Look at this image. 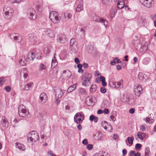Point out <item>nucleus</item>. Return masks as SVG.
Instances as JSON below:
<instances>
[{
    "label": "nucleus",
    "instance_id": "48",
    "mask_svg": "<svg viewBox=\"0 0 156 156\" xmlns=\"http://www.w3.org/2000/svg\"><path fill=\"white\" fill-rule=\"evenodd\" d=\"M142 147V145L140 144H137L135 145V149L138 150L140 149Z\"/></svg>",
    "mask_w": 156,
    "mask_h": 156
},
{
    "label": "nucleus",
    "instance_id": "64",
    "mask_svg": "<svg viewBox=\"0 0 156 156\" xmlns=\"http://www.w3.org/2000/svg\"><path fill=\"white\" fill-rule=\"evenodd\" d=\"M48 154H49L51 156H56V155L55 154H53L52 152L51 151L48 152Z\"/></svg>",
    "mask_w": 156,
    "mask_h": 156
},
{
    "label": "nucleus",
    "instance_id": "6",
    "mask_svg": "<svg viewBox=\"0 0 156 156\" xmlns=\"http://www.w3.org/2000/svg\"><path fill=\"white\" fill-rule=\"evenodd\" d=\"M86 48L89 54H91L94 57L97 56L98 53L93 45H88L87 46Z\"/></svg>",
    "mask_w": 156,
    "mask_h": 156
},
{
    "label": "nucleus",
    "instance_id": "15",
    "mask_svg": "<svg viewBox=\"0 0 156 156\" xmlns=\"http://www.w3.org/2000/svg\"><path fill=\"white\" fill-rule=\"evenodd\" d=\"M55 96L58 98H61L63 95V92L62 90L59 88H57L55 90Z\"/></svg>",
    "mask_w": 156,
    "mask_h": 156
},
{
    "label": "nucleus",
    "instance_id": "19",
    "mask_svg": "<svg viewBox=\"0 0 156 156\" xmlns=\"http://www.w3.org/2000/svg\"><path fill=\"white\" fill-rule=\"evenodd\" d=\"M40 98L41 101L45 102L47 100V97L44 92L42 93L40 96Z\"/></svg>",
    "mask_w": 156,
    "mask_h": 156
},
{
    "label": "nucleus",
    "instance_id": "44",
    "mask_svg": "<svg viewBox=\"0 0 156 156\" xmlns=\"http://www.w3.org/2000/svg\"><path fill=\"white\" fill-rule=\"evenodd\" d=\"M133 138H132L130 137H128L127 138L128 142L129 144H133Z\"/></svg>",
    "mask_w": 156,
    "mask_h": 156
},
{
    "label": "nucleus",
    "instance_id": "53",
    "mask_svg": "<svg viewBox=\"0 0 156 156\" xmlns=\"http://www.w3.org/2000/svg\"><path fill=\"white\" fill-rule=\"evenodd\" d=\"M5 89L8 92H10L11 90V88L9 86H6L5 87Z\"/></svg>",
    "mask_w": 156,
    "mask_h": 156
},
{
    "label": "nucleus",
    "instance_id": "34",
    "mask_svg": "<svg viewBox=\"0 0 156 156\" xmlns=\"http://www.w3.org/2000/svg\"><path fill=\"white\" fill-rule=\"evenodd\" d=\"M124 2L118 1L117 3V8L119 9H122L124 6Z\"/></svg>",
    "mask_w": 156,
    "mask_h": 156
},
{
    "label": "nucleus",
    "instance_id": "4",
    "mask_svg": "<svg viewBox=\"0 0 156 156\" xmlns=\"http://www.w3.org/2000/svg\"><path fill=\"white\" fill-rule=\"evenodd\" d=\"M58 15V12L55 11H52L50 13L49 17L53 23H56L59 21L60 18Z\"/></svg>",
    "mask_w": 156,
    "mask_h": 156
},
{
    "label": "nucleus",
    "instance_id": "26",
    "mask_svg": "<svg viewBox=\"0 0 156 156\" xmlns=\"http://www.w3.org/2000/svg\"><path fill=\"white\" fill-rule=\"evenodd\" d=\"M121 63L120 60L118 58H115L112 61H111L110 63L112 65H115L116 63Z\"/></svg>",
    "mask_w": 156,
    "mask_h": 156
},
{
    "label": "nucleus",
    "instance_id": "51",
    "mask_svg": "<svg viewBox=\"0 0 156 156\" xmlns=\"http://www.w3.org/2000/svg\"><path fill=\"white\" fill-rule=\"evenodd\" d=\"M9 1L11 3H19L21 0H9Z\"/></svg>",
    "mask_w": 156,
    "mask_h": 156
},
{
    "label": "nucleus",
    "instance_id": "18",
    "mask_svg": "<svg viewBox=\"0 0 156 156\" xmlns=\"http://www.w3.org/2000/svg\"><path fill=\"white\" fill-rule=\"evenodd\" d=\"M1 122L2 123V125L5 127H7L9 125V123L7 119L4 116H2L1 118Z\"/></svg>",
    "mask_w": 156,
    "mask_h": 156
},
{
    "label": "nucleus",
    "instance_id": "43",
    "mask_svg": "<svg viewBox=\"0 0 156 156\" xmlns=\"http://www.w3.org/2000/svg\"><path fill=\"white\" fill-rule=\"evenodd\" d=\"M107 122L105 121H103L101 122L102 126L106 130V126Z\"/></svg>",
    "mask_w": 156,
    "mask_h": 156
},
{
    "label": "nucleus",
    "instance_id": "13",
    "mask_svg": "<svg viewBox=\"0 0 156 156\" xmlns=\"http://www.w3.org/2000/svg\"><path fill=\"white\" fill-rule=\"evenodd\" d=\"M45 34L49 38H53L55 37V34L54 31L50 29H46L44 31Z\"/></svg>",
    "mask_w": 156,
    "mask_h": 156
},
{
    "label": "nucleus",
    "instance_id": "60",
    "mask_svg": "<svg viewBox=\"0 0 156 156\" xmlns=\"http://www.w3.org/2000/svg\"><path fill=\"white\" fill-rule=\"evenodd\" d=\"M110 118L111 120L113 122H115L116 119V117L112 115L110 116Z\"/></svg>",
    "mask_w": 156,
    "mask_h": 156
},
{
    "label": "nucleus",
    "instance_id": "2",
    "mask_svg": "<svg viewBox=\"0 0 156 156\" xmlns=\"http://www.w3.org/2000/svg\"><path fill=\"white\" fill-rule=\"evenodd\" d=\"M25 107L23 105L19 106L18 108V113L19 115L21 117L29 118L31 117V115L28 111L24 108Z\"/></svg>",
    "mask_w": 156,
    "mask_h": 156
},
{
    "label": "nucleus",
    "instance_id": "39",
    "mask_svg": "<svg viewBox=\"0 0 156 156\" xmlns=\"http://www.w3.org/2000/svg\"><path fill=\"white\" fill-rule=\"evenodd\" d=\"M83 9V6L81 4H79L76 8V11L80 12Z\"/></svg>",
    "mask_w": 156,
    "mask_h": 156
},
{
    "label": "nucleus",
    "instance_id": "22",
    "mask_svg": "<svg viewBox=\"0 0 156 156\" xmlns=\"http://www.w3.org/2000/svg\"><path fill=\"white\" fill-rule=\"evenodd\" d=\"M27 57L25 56H23L20 60V63L22 66H25L26 65Z\"/></svg>",
    "mask_w": 156,
    "mask_h": 156
},
{
    "label": "nucleus",
    "instance_id": "29",
    "mask_svg": "<svg viewBox=\"0 0 156 156\" xmlns=\"http://www.w3.org/2000/svg\"><path fill=\"white\" fill-rule=\"evenodd\" d=\"M16 147L20 150L21 151H23L25 149L24 146L23 144L20 143H16Z\"/></svg>",
    "mask_w": 156,
    "mask_h": 156
},
{
    "label": "nucleus",
    "instance_id": "10",
    "mask_svg": "<svg viewBox=\"0 0 156 156\" xmlns=\"http://www.w3.org/2000/svg\"><path fill=\"white\" fill-rule=\"evenodd\" d=\"M28 15L30 19L35 20L37 17L36 12L33 9H30L27 12Z\"/></svg>",
    "mask_w": 156,
    "mask_h": 156
},
{
    "label": "nucleus",
    "instance_id": "40",
    "mask_svg": "<svg viewBox=\"0 0 156 156\" xmlns=\"http://www.w3.org/2000/svg\"><path fill=\"white\" fill-rule=\"evenodd\" d=\"M145 156L146 155L148 156L151 153V152L150 151V148L149 147H146L145 149Z\"/></svg>",
    "mask_w": 156,
    "mask_h": 156
},
{
    "label": "nucleus",
    "instance_id": "35",
    "mask_svg": "<svg viewBox=\"0 0 156 156\" xmlns=\"http://www.w3.org/2000/svg\"><path fill=\"white\" fill-rule=\"evenodd\" d=\"M97 89L96 85L92 84L90 87V91L91 92L94 93L95 92Z\"/></svg>",
    "mask_w": 156,
    "mask_h": 156
},
{
    "label": "nucleus",
    "instance_id": "52",
    "mask_svg": "<svg viewBox=\"0 0 156 156\" xmlns=\"http://www.w3.org/2000/svg\"><path fill=\"white\" fill-rule=\"evenodd\" d=\"M93 147V146L91 144H88L87 146V148L89 150H91Z\"/></svg>",
    "mask_w": 156,
    "mask_h": 156
},
{
    "label": "nucleus",
    "instance_id": "21",
    "mask_svg": "<svg viewBox=\"0 0 156 156\" xmlns=\"http://www.w3.org/2000/svg\"><path fill=\"white\" fill-rule=\"evenodd\" d=\"M137 136L139 139L143 140L145 137L146 134L142 132H139L137 133Z\"/></svg>",
    "mask_w": 156,
    "mask_h": 156
},
{
    "label": "nucleus",
    "instance_id": "46",
    "mask_svg": "<svg viewBox=\"0 0 156 156\" xmlns=\"http://www.w3.org/2000/svg\"><path fill=\"white\" fill-rule=\"evenodd\" d=\"M102 2L103 4L108 5L110 2V0H102Z\"/></svg>",
    "mask_w": 156,
    "mask_h": 156
},
{
    "label": "nucleus",
    "instance_id": "5",
    "mask_svg": "<svg viewBox=\"0 0 156 156\" xmlns=\"http://www.w3.org/2000/svg\"><path fill=\"white\" fill-rule=\"evenodd\" d=\"M39 138V136L37 133L35 131H33L29 134L27 140L28 141H30V142H34L37 141Z\"/></svg>",
    "mask_w": 156,
    "mask_h": 156
},
{
    "label": "nucleus",
    "instance_id": "9",
    "mask_svg": "<svg viewBox=\"0 0 156 156\" xmlns=\"http://www.w3.org/2000/svg\"><path fill=\"white\" fill-rule=\"evenodd\" d=\"M134 93L137 96H140L142 93V88L139 84H136L134 87Z\"/></svg>",
    "mask_w": 156,
    "mask_h": 156
},
{
    "label": "nucleus",
    "instance_id": "42",
    "mask_svg": "<svg viewBox=\"0 0 156 156\" xmlns=\"http://www.w3.org/2000/svg\"><path fill=\"white\" fill-rule=\"evenodd\" d=\"M79 91L80 93L81 94H85L86 93V92L85 90L83 88H80L79 89Z\"/></svg>",
    "mask_w": 156,
    "mask_h": 156
},
{
    "label": "nucleus",
    "instance_id": "30",
    "mask_svg": "<svg viewBox=\"0 0 156 156\" xmlns=\"http://www.w3.org/2000/svg\"><path fill=\"white\" fill-rule=\"evenodd\" d=\"M75 46L77 45V42L76 41V39L75 38H72L71 39L69 45V47H71Z\"/></svg>",
    "mask_w": 156,
    "mask_h": 156
},
{
    "label": "nucleus",
    "instance_id": "54",
    "mask_svg": "<svg viewBox=\"0 0 156 156\" xmlns=\"http://www.w3.org/2000/svg\"><path fill=\"white\" fill-rule=\"evenodd\" d=\"M100 90L101 92L103 94L105 93L106 91V89L104 87H101Z\"/></svg>",
    "mask_w": 156,
    "mask_h": 156
},
{
    "label": "nucleus",
    "instance_id": "47",
    "mask_svg": "<svg viewBox=\"0 0 156 156\" xmlns=\"http://www.w3.org/2000/svg\"><path fill=\"white\" fill-rule=\"evenodd\" d=\"M39 69L40 70H45L46 67L43 64H41L39 66Z\"/></svg>",
    "mask_w": 156,
    "mask_h": 156
},
{
    "label": "nucleus",
    "instance_id": "20",
    "mask_svg": "<svg viewBox=\"0 0 156 156\" xmlns=\"http://www.w3.org/2000/svg\"><path fill=\"white\" fill-rule=\"evenodd\" d=\"M86 102V104L89 106H92L94 105V103L92 98H90L89 97L87 98Z\"/></svg>",
    "mask_w": 156,
    "mask_h": 156
},
{
    "label": "nucleus",
    "instance_id": "16",
    "mask_svg": "<svg viewBox=\"0 0 156 156\" xmlns=\"http://www.w3.org/2000/svg\"><path fill=\"white\" fill-rule=\"evenodd\" d=\"M72 73L71 71L67 69L63 71L62 76L66 79H69L71 77Z\"/></svg>",
    "mask_w": 156,
    "mask_h": 156
},
{
    "label": "nucleus",
    "instance_id": "25",
    "mask_svg": "<svg viewBox=\"0 0 156 156\" xmlns=\"http://www.w3.org/2000/svg\"><path fill=\"white\" fill-rule=\"evenodd\" d=\"M69 48L72 52V53L75 54L78 51V48L77 45L71 47H69Z\"/></svg>",
    "mask_w": 156,
    "mask_h": 156
},
{
    "label": "nucleus",
    "instance_id": "57",
    "mask_svg": "<svg viewBox=\"0 0 156 156\" xmlns=\"http://www.w3.org/2000/svg\"><path fill=\"white\" fill-rule=\"evenodd\" d=\"M136 154L135 151H131L130 152V156H135Z\"/></svg>",
    "mask_w": 156,
    "mask_h": 156
},
{
    "label": "nucleus",
    "instance_id": "27",
    "mask_svg": "<svg viewBox=\"0 0 156 156\" xmlns=\"http://www.w3.org/2000/svg\"><path fill=\"white\" fill-rule=\"evenodd\" d=\"M77 85V83H76L75 84L72 85L69 87L67 90V92L68 93H70L76 89V85Z\"/></svg>",
    "mask_w": 156,
    "mask_h": 156
},
{
    "label": "nucleus",
    "instance_id": "8",
    "mask_svg": "<svg viewBox=\"0 0 156 156\" xmlns=\"http://www.w3.org/2000/svg\"><path fill=\"white\" fill-rule=\"evenodd\" d=\"M153 0H140V3L144 6L150 8L153 5Z\"/></svg>",
    "mask_w": 156,
    "mask_h": 156
},
{
    "label": "nucleus",
    "instance_id": "38",
    "mask_svg": "<svg viewBox=\"0 0 156 156\" xmlns=\"http://www.w3.org/2000/svg\"><path fill=\"white\" fill-rule=\"evenodd\" d=\"M150 58L148 57L145 58L143 61V63L146 65H147L149 64L150 62Z\"/></svg>",
    "mask_w": 156,
    "mask_h": 156
},
{
    "label": "nucleus",
    "instance_id": "12",
    "mask_svg": "<svg viewBox=\"0 0 156 156\" xmlns=\"http://www.w3.org/2000/svg\"><path fill=\"white\" fill-rule=\"evenodd\" d=\"M57 41L58 42L64 44L66 41V36L64 34H61L57 37Z\"/></svg>",
    "mask_w": 156,
    "mask_h": 156
},
{
    "label": "nucleus",
    "instance_id": "3",
    "mask_svg": "<svg viewBox=\"0 0 156 156\" xmlns=\"http://www.w3.org/2000/svg\"><path fill=\"white\" fill-rule=\"evenodd\" d=\"M13 10L9 7H4L3 9V13L4 17L5 19H9L11 18L12 16Z\"/></svg>",
    "mask_w": 156,
    "mask_h": 156
},
{
    "label": "nucleus",
    "instance_id": "50",
    "mask_svg": "<svg viewBox=\"0 0 156 156\" xmlns=\"http://www.w3.org/2000/svg\"><path fill=\"white\" fill-rule=\"evenodd\" d=\"M103 134L101 133H98L97 134V137L98 139H101L102 137Z\"/></svg>",
    "mask_w": 156,
    "mask_h": 156
},
{
    "label": "nucleus",
    "instance_id": "11",
    "mask_svg": "<svg viewBox=\"0 0 156 156\" xmlns=\"http://www.w3.org/2000/svg\"><path fill=\"white\" fill-rule=\"evenodd\" d=\"M10 36L11 38H12V37H13V40L15 42L20 43L22 40L21 36L18 34L13 33L11 34Z\"/></svg>",
    "mask_w": 156,
    "mask_h": 156
},
{
    "label": "nucleus",
    "instance_id": "49",
    "mask_svg": "<svg viewBox=\"0 0 156 156\" xmlns=\"http://www.w3.org/2000/svg\"><path fill=\"white\" fill-rule=\"evenodd\" d=\"M57 65V62L55 60L52 59L51 66L52 67L53 65V68L55 67Z\"/></svg>",
    "mask_w": 156,
    "mask_h": 156
},
{
    "label": "nucleus",
    "instance_id": "1",
    "mask_svg": "<svg viewBox=\"0 0 156 156\" xmlns=\"http://www.w3.org/2000/svg\"><path fill=\"white\" fill-rule=\"evenodd\" d=\"M92 76L91 74L88 72L84 73L81 76L82 85L85 87L89 86L91 84Z\"/></svg>",
    "mask_w": 156,
    "mask_h": 156
},
{
    "label": "nucleus",
    "instance_id": "17",
    "mask_svg": "<svg viewBox=\"0 0 156 156\" xmlns=\"http://www.w3.org/2000/svg\"><path fill=\"white\" fill-rule=\"evenodd\" d=\"M138 78L140 80L142 81L145 80L148 78V77L146 75L141 72L139 73Z\"/></svg>",
    "mask_w": 156,
    "mask_h": 156
},
{
    "label": "nucleus",
    "instance_id": "63",
    "mask_svg": "<svg viewBox=\"0 0 156 156\" xmlns=\"http://www.w3.org/2000/svg\"><path fill=\"white\" fill-rule=\"evenodd\" d=\"M75 62L77 64H78L80 62V60L79 58H76L74 60Z\"/></svg>",
    "mask_w": 156,
    "mask_h": 156
},
{
    "label": "nucleus",
    "instance_id": "58",
    "mask_svg": "<svg viewBox=\"0 0 156 156\" xmlns=\"http://www.w3.org/2000/svg\"><path fill=\"white\" fill-rule=\"evenodd\" d=\"M135 111V109L134 108H130L129 110V112L130 113L133 114L134 113Z\"/></svg>",
    "mask_w": 156,
    "mask_h": 156
},
{
    "label": "nucleus",
    "instance_id": "62",
    "mask_svg": "<svg viewBox=\"0 0 156 156\" xmlns=\"http://www.w3.org/2000/svg\"><path fill=\"white\" fill-rule=\"evenodd\" d=\"M95 116L93 115H90V118H89L90 121H93L94 120V119L95 118Z\"/></svg>",
    "mask_w": 156,
    "mask_h": 156
},
{
    "label": "nucleus",
    "instance_id": "55",
    "mask_svg": "<svg viewBox=\"0 0 156 156\" xmlns=\"http://www.w3.org/2000/svg\"><path fill=\"white\" fill-rule=\"evenodd\" d=\"M82 143L83 144L85 145H86L88 144L87 140L86 139L83 140L82 141Z\"/></svg>",
    "mask_w": 156,
    "mask_h": 156
},
{
    "label": "nucleus",
    "instance_id": "7",
    "mask_svg": "<svg viewBox=\"0 0 156 156\" xmlns=\"http://www.w3.org/2000/svg\"><path fill=\"white\" fill-rule=\"evenodd\" d=\"M93 19L95 21L100 23L103 24L105 27L108 26V22L105 19L101 18L95 15L93 16Z\"/></svg>",
    "mask_w": 156,
    "mask_h": 156
},
{
    "label": "nucleus",
    "instance_id": "23",
    "mask_svg": "<svg viewBox=\"0 0 156 156\" xmlns=\"http://www.w3.org/2000/svg\"><path fill=\"white\" fill-rule=\"evenodd\" d=\"M28 38L30 41L33 42L34 44L36 42V37L33 34H29L28 36Z\"/></svg>",
    "mask_w": 156,
    "mask_h": 156
},
{
    "label": "nucleus",
    "instance_id": "32",
    "mask_svg": "<svg viewBox=\"0 0 156 156\" xmlns=\"http://www.w3.org/2000/svg\"><path fill=\"white\" fill-rule=\"evenodd\" d=\"M33 84L32 82H31L29 83H27L26 85L23 89L24 90H29L30 88L32 87Z\"/></svg>",
    "mask_w": 156,
    "mask_h": 156
},
{
    "label": "nucleus",
    "instance_id": "33",
    "mask_svg": "<svg viewBox=\"0 0 156 156\" xmlns=\"http://www.w3.org/2000/svg\"><path fill=\"white\" fill-rule=\"evenodd\" d=\"M78 117H79V118H84V115L81 112H78L75 115L74 119H75Z\"/></svg>",
    "mask_w": 156,
    "mask_h": 156
},
{
    "label": "nucleus",
    "instance_id": "45",
    "mask_svg": "<svg viewBox=\"0 0 156 156\" xmlns=\"http://www.w3.org/2000/svg\"><path fill=\"white\" fill-rule=\"evenodd\" d=\"M5 82L4 77H2L0 78V86H2L3 85Z\"/></svg>",
    "mask_w": 156,
    "mask_h": 156
},
{
    "label": "nucleus",
    "instance_id": "37",
    "mask_svg": "<svg viewBox=\"0 0 156 156\" xmlns=\"http://www.w3.org/2000/svg\"><path fill=\"white\" fill-rule=\"evenodd\" d=\"M106 127V130L107 129L108 131H111L113 129L112 126L108 122L107 123Z\"/></svg>",
    "mask_w": 156,
    "mask_h": 156
},
{
    "label": "nucleus",
    "instance_id": "28",
    "mask_svg": "<svg viewBox=\"0 0 156 156\" xmlns=\"http://www.w3.org/2000/svg\"><path fill=\"white\" fill-rule=\"evenodd\" d=\"M27 58L30 60H33L35 58L34 53L32 52H29Z\"/></svg>",
    "mask_w": 156,
    "mask_h": 156
},
{
    "label": "nucleus",
    "instance_id": "14",
    "mask_svg": "<svg viewBox=\"0 0 156 156\" xmlns=\"http://www.w3.org/2000/svg\"><path fill=\"white\" fill-rule=\"evenodd\" d=\"M123 81H119L117 82H113L111 81L110 82V84H111V83L112 84V85L114 86L113 87H114L116 88H122L123 87Z\"/></svg>",
    "mask_w": 156,
    "mask_h": 156
},
{
    "label": "nucleus",
    "instance_id": "31",
    "mask_svg": "<svg viewBox=\"0 0 156 156\" xmlns=\"http://www.w3.org/2000/svg\"><path fill=\"white\" fill-rule=\"evenodd\" d=\"M139 45L140 46V51L141 52H145L146 51L147 49V47L145 45Z\"/></svg>",
    "mask_w": 156,
    "mask_h": 156
},
{
    "label": "nucleus",
    "instance_id": "56",
    "mask_svg": "<svg viewBox=\"0 0 156 156\" xmlns=\"http://www.w3.org/2000/svg\"><path fill=\"white\" fill-rule=\"evenodd\" d=\"M140 130L143 131H144L146 129L145 126L144 125H141L140 127Z\"/></svg>",
    "mask_w": 156,
    "mask_h": 156
},
{
    "label": "nucleus",
    "instance_id": "24",
    "mask_svg": "<svg viewBox=\"0 0 156 156\" xmlns=\"http://www.w3.org/2000/svg\"><path fill=\"white\" fill-rule=\"evenodd\" d=\"M72 16V14L70 13L67 12H64L63 13L64 20H67L70 18Z\"/></svg>",
    "mask_w": 156,
    "mask_h": 156
},
{
    "label": "nucleus",
    "instance_id": "59",
    "mask_svg": "<svg viewBox=\"0 0 156 156\" xmlns=\"http://www.w3.org/2000/svg\"><path fill=\"white\" fill-rule=\"evenodd\" d=\"M111 114L112 115L114 116H115L116 117H117V113L115 111H112Z\"/></svg>",
    "mask_w": 156,
    "mask_h": 156
},
{
    "label": "nucleus",
    "instance_id": "41",
    "mask_svg": "<svg viewBox=\"0 0 156 156\" xmlns=\"http://www.w3.org/2000/svg\"><path fill=\"white\" fill-rule=\"evenodd\" d=\"M146 122H148L149 123H152L154 122V120L153 119H150L149 117H147L145 119Z\"/></svg>",
    "mask_w": 156,
    "mask_h": 156
},
{
    "label": "nucleus",
    "instance_id": "36",
    "mask_svg": "<svg viewBox=\"0 0 156 156\" xmlns=\"http://www.w3.org/2000/svg\"><path fill=\"white\" fill-rule=\"evenodd\" d=\"M84 119V118H77L74 119L75 122L77 124L82 123L83 120Z\"/></svg>",
    "mask_w": 156,
    "mask_h": 156
},
{
    "label": "nucleus",
    "instance_id": "61",
    "mask_svg": "<svg viewBox=\"0 0 156 156\" xmlns=\"http://www.w3.org/2000/svg\"><path fill=\"white\" fill-rule=\"evenodd\" d=\"M103 112L105 114H107L109 112V110L108 108H105L103 110Z\"/></svg>",
    "mask_w": 156,
    "mask_h": 156
}]
</instances>
